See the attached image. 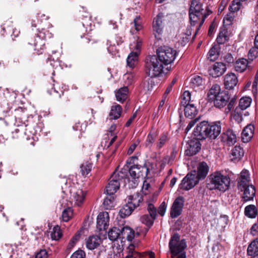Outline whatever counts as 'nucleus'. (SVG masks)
Wrapping results in <instances>:
<instances>
[{
  "instance_id": "1",
  "label": "nucleus",
  "mask_w": 258,
  "mask_h": 258,
  "mask_svg": "<svg viewBox=\"0 0 258 258\" xmlns=\"http://www.w3.org/2000/svg\"><path fill=\"white\" fill-rule=\"evenodd\" d=\"M211 13V11L207 10H205L203 8L202 5L199 0H193L191 2L189 9V17L190 24L192 26H195L197 24H198L195 36L197 34L200 28L203 24L206 18Z\"/></svg>"
},
{
  "instance_id": "2",
  "label": "nucleus",
  "mask_w": 258,
  "mask_h": 258,
  "mask_svg": "<svg viewBox=\"0 0 258 258\" xmlns=\"http://www.w3.org/2000/svg\"><path fill=\"white\" fill-rule=\"evenodd\" d=\"M146 73L148 76L154 78L159 76L162 73L168 71L169 67H166L160 61L156 55L148 56L145 61Z\"/></svg>"
},
{
  "instance_id": "3",
  "label": "nucleus",
  "mask_w": 258,
  "mask_h": 258,
  "mask_svg": "<svg viewBox=\"0 0 258 258\" xmlns=\"http://www.w3.org/2000/svg\"><path fill=\"white\" fill-rule=\"evenodd\" d=\"M209 179L210 184L213 185L211 189L224 192L229 188L230 183L229 177L223 175L220 172L217 171L211 174Z\"/></svg>"
},
{
  "instance_id": "4",
  "label": "nucleus",
  "mask_w": 258,
  "mask_h": 258,
  "mask_svg": "<svg viewBox=\"0 0 258 258\" xmlns=\"http://www.w3.org/2000/svg\"><path fill=\"white\" fill-rule=\"evenodd\" d=\"M127 176L126 172L117 171L115 170L111 175L109 181L106 186V194L114 195L119 189L120 182L125 180Z\"/></svg>"
},
{
  "instance_id": "5",
  "label": "nucleus",
  "mask_w": 258,
  "mask_h": 258,
  "mask_svg": "<svg viewBox=\"0 0 258 258\" xmlns=\"http://www.w3.org/2000/svg\"><path fill=\"white\" fill-rule=\"evenodd\" d=\"M176 54L175 49L167 46H161L157 49L156 56L166 68L173 62Z\"/></svg>"
},
{
  "instance_id": "6",
  "label": "nucleus",
  "mask_w": 258,
  "mask_h": 258,
  "mask_svg": "<svg viewBox=\"0 0 258 258\" xmlns=\"http://www.w3.org/2000/svg\"><path fill=\"white\" fill-rule=\"evenodd\" d=\"M169 247L172 254V258H175V256L180 253L184 252L183 250L186 247V244L185 240H180L179 235L175 233L170 240Z\"/></svg>"
},
{
  "instance_id": "7",
  "label": "nucleus",
  "mask_w": 258,
  "mask_h": 258,
  "mask_svg": "<svg viewBox=\"0 0 258 258\" xmlns=\"http://www.w3.org/2000/svg\"><path fill=\"white\" fill-rule=\"evenodd\" d=\"M142 45V42L139 38L135 43L131 45V49L132 51L128 54L126 59L127 66L131 69H134L138 63L139 55L141 50Z\"/></svg>"
},
{
  "instance_id": "8",
  "label": "nucleus",
  "mask_w": 258,
  "mask_h": 258,
  "mask_svg": "<svg viewBox=\"0 0 258 258\" xmlns=\"http://www.w3.org/2000/svg\"><path fill=\"white\" fill-rule=\"evenodd\" d=\"M16 124L19 128L15 129V131L13 132V134L18 133L20 131L24 132V134L28 136L27 139H34V136L37 134V130L34 128L33 124L29 123L27 120L26 122H22L21 118H19L16 119Z\"/></svg>"
},
{
  "instance_id": "9",
  "label": "nucleus",
  "mask_w": 258,
  "mask_h": 258,
  "mask_svg": "<svg viewBox=\"0 0 258 258\" xmlns=\"http://www.w3.org/2000/svg\"><path fill=\"white\" fill-rule=\"evenodd\" d=\"M199 181V179L196 176V171L194 170L183 178L179 185V188L181 189L188 190L193 188L198 183Z\"/></svg>"
},
{
  "instance_id": "10",
  "label": "nucleus",
  "mask_w": 258,
  "mask_h": 258,
  "mask_svg": "<svg viewBox=\"0 0 258 258\" xmlns=\"http://www.w3.org/2000/svg\"><path fill=\"white\" fill-rule=\"evenodd\" d=\"M52 36V34L46 29H42L41 31H39L34 44L35 47V49L38 51V54L42 53L41 50L44 47L45 43L43 40L51 38Z\"/></svg>"
},
{
  "instance_id": "11",
  "label": "nucleus",
  "mask_w": 258,
  "mask_h": 258,
  "mask_svg": "<svg viewBox=\"0 0 258 258\" xmlns=\"http://www.w3.org/2000/svg\"><path fill=\"white\" fill-rule=\"evenodd\" d=\"M164 16L162 13H159L153 20L152 28L155 37L160 39L163 32L164 24Z\"/></svg>"
},
{
  "instance_id": "12",
  "label": "nucleus",
  "mask_w": 258,
  "mask_h": 258,
  "mask_svg": "<svg viewBox=\"0 0 258 258\" xmlns=\"http://www.w3.org/2000/svg\"><path fill=\"white\" fill-rule=\"evenodd\" d=\"M122 255L124 258H155L153 252L141 253L137 251L135 249L134 245L132 244L128 246L125 255L124 253Z\"/></svg>"
},
{
  "instance_id": "13",
  "label": "nucleus",
  "mask_w": 258,
  "mask_h": 258,
  "mask_svg": "<svg viewBox=\"0 0 258 258\" xmlns=\"http://www.w3.org/2000/svg\"><path fill=\"white\" fill-rule=\"evenodd\" d=\"M208 123L204 121L198 123L194 132V135L198 140H202L208 138Z\"/></svg>"
},
{
  "instance_id": "14",
  "label": "nucleus",
  "mask_w": 258,
  "mask_h": 258,
  "mask_svg": "<svg viewBox=\"0 0 258 258\" xmlns=\"http://www.w3.org/2000/svg\"><path fill=\"white\" fill-rule=\"evenodd\" d=\"M149 169L145 165H134L129 170L131 176L136 181L141 176H147Z\"/></svg>"
},
{
  "instance_id": "15",
  "label": "nucleus",
  "mask_w": 258,
  "mask_h": 258,
  "mask_svg": "<svg viewBox=\"0 0 258 258\" xmlns=\"http://www.w3.org/2000/svg\"><path fill=\"white\" fill-rule=\"evenodd\" d=\"M184 203L182 197H178L174 201L171 208L170 216L172 218H176L180 215Z\"/></svg>"
},
{
  "instance_id": "16",
  "label": "nucleus",
  "mask_w": 258,
  "mask_h": 258,
  "mask_svg": "<svg viewBox=\"0 0 258 258\" xmlns=\"http://www.w3.org/2000/svg\"><path fill=\"white\" fill-rule=\"evenodd\" d=\"M226 69L227 68L225 63L216 62L209 69V73L213 78H217L222 76Z\"/></svg>"
},
{
  "instance_id": "17",
  "label": "nucleus",
  "mask_w": 258,
  "mask_h": 258,
  "mask_svg": "<svg viewBox=\"0 0 258 258\" xmlns=\"http://www.w3.org/2000/svg\"><path fill=\"white\" fill-rule=\"evenodd\" d=\"M109 222V214L107 212H101L97 218V228L100 230L106 229Z\"/></svg>"
},
{
  "instance_id": "18",
  "label": "nucleus",
  "mask_w": 258,
  "mask_h": 258,
  "mask_svg": "<svg viewBox=\"0 0 258 258\" xmlns=\"http://www.w3.org/2000/svg\"><path fill=\"white\" fill-rule=\"evenodd\" d=\"M237 76L233 73H227L224 78V85L226 89L231 90L237 84Z\"/></svg>"
},
{
  "instance_id": "19",
  "label": "nucleus",
  "mask_w": 258,
  "mask_h": 258,
  "mask_svg": "<svg viewBox=\"0 0 258 258\" xmlns=\"http://www.w3.org/2000/svg\"><path fill=\"white\" fill-rule=\"evenodd\" d=\"M221 141L228 146L233 145L236 142V136L232 130H228L221 136Z\"/></svg>"
},
{
  "instance_id": "20",
  "label": "nucleus",
  "mask_w": 258,
  "mask_h": 258,
  "mask_svg": "<svg viewBox=\"0 0 258 258\" xmlns=\"http://www.w3.org/2000/svg\"><path fill=\"white\" fill-rule=\"evenodd\" d=\"M221 122L216 121L211 124H208V138L215 139L221 133Z\"/></svg>"
},
{
  "instance_id": "21",
  "label": "nucleus",
  "mask_w": 258,
  "mask_h": 258,
  "mask_svg": "<svg viewBox=\"0 0 258 258\" xmlns=\"http://www.w3.org/2000/svg\"><path fill=\"white\" fill-rule=\"evenodd\" d=\"M199 140H190L188 142L187 149L185 150L186 155L192 156L197 154L201 149V143Z\"/></svg>"
},
{
  "instance_id": "22",
  "label": "nucleus",
  "mask_w": 258,
  "mask_h": 258,
  "mask_svg": "<svg viewBox=\"0 0 258 258\" xmlns=\"http://www.w3.org/2000/svg\"><path fill=\"white\" fill-rule=\"evenodd\" d=\"M71 197L72 202H74V204L79 206L84 201L85 194L81 189L73 188L71 189Z\"/></svg>"
},
{
  "instance_id": "23",
  "label": "nucleus",
  "mask_w": 258,
  "mask_h": 258,
  "mask_svg": "<svg viewBox=\"0 0 258 258\" xmlns=\"http://www.w3.org/2000/svg\"><path fill=\"white\" fill-rule=\"evenodd\" d=\"M250 177L248 171L246 170H243L241 173L239 178L238 180V189L241 191L246 186L249 185Z\"/></svg>"
},
{
  "instance_id": "24",
  "label": "nucleus",
  "mask_w": 258,
  "mask_h": 258,
  "mask_svg": "<svg viewBox=\"0 0 258 258\" xmlns=\"http://www.w3.org/2000/svg\"><path fill=\"white\" fill-rule=\"evenodd\" d=\"M229 99L228 94L226 92H222L220 93L219 96L213 100L212 101L214 102V105L217 108H222L225 106Z\"/></svg>"
},
{
  "instance_id": "25",
  "label": "nucleus",
  "mask_w": 258,
  "mask_h": 258,
  "mask_svg": "<svg viewBox=\"0 0 258 258\" xmlns=\"http://www.w3.org/2000/svg\"><path fill=\"white\" fill-rule=\"evenodd\" d=\"M135 237V231L130 227L125 226L122 228L120 237V241H121V243H125L126 240L132 241Z\"/></svg>"
},
{
  "instance_id": "26",
  "label": "nucleus",
  "mask_w": 258,
  "mask_h": 258,
  "mask_svg": "<svg viewBox=\"0 0 258 258\" xmlns=\"http://www.w3.org/2000/svg\"><path fill=\"white\" fill-rule=\"evenodd\" d=\"M143 201V196L139 193H136L127 197V202L135 209L141 205Z\"/></svg>"
},
{
  "instance_id": "27",
  "label": "nucleus",
  "mask_w": 258,
  "mask_h": 258,
  "mask_svg": "<svg viewBox=\"0 0 258 258\" xmlns=\"http://www.w3.org/2000/svg\"><path fill=\"white\" fill-rule=\"evenodd\" d=\"M254 127L252 124H248L244 128L241 134V139L243 142H249L252 138Z\"/></svg>"
},
{
  "instance_id": "28",
  "label": "nucleus",
  "mask_w": 258,
  "mask_h": 258,
  "mask_svg": "<svg viewBox=\"0 0 258 258\" xmlns=\"http://www.w3.org/2000/svg\"><path fill=\"white\" fill-rule=\"evenodd\" d=\"M209 171V166L205 162L199 163L196 171V176L198 177L199 180L201 179L205 178L208 174Z\"/></svg>"
},
{
  "instance_id": "29",
  "label": "nucleus",
  "mask_w": 258,
  "mask_h": 258,
  "mask_svg": "<svg viewBox=\"0 0 258 258\" xmlns=\"http://www.w3.org/2000/svg\"><path fill=\"white\" fill-rule=\"evenodd\" d=\"M101 243V238L96 235L90 236L86 240V247L90 250L97 248Z\"/></svg>"
},
{
  "instance_id": "30",
  "label": "nucleus",
  "mask_w": 258,
  "mask_h": 258,
  "mask_svg": "<svg viewBox=\"0 0 258 258\" xmlns=\"http://www.w3.org/2000/svg\"><path fill=\"white\" fill-rule=\"evenodd\" d=\"M122 108L119 105L112 106L109 114V120L117 119L120 116Z\"/></svg>"
},
{
  "instance_id": "31",
  "label": "nucleus",
  "mask_w": 258,
  "mask_h": 258,
  "mask_svg": "<svg viewBox=\"0 0 258 258\" xmlns=\"http://www.w3.org/2000/svg\"><path fill=\"white\" fill-rule=\"evenodd\" d=\"M243 199L245 201L253 199L255 196V190L252 185L246 186L244 189Z\"/></svg>"
},
{
  "instance_id": "32",
  "label": "nucleus",
  "mask_w": 258,
  "mask_h": 258,
  "mask_svg": "<svg viewBox=\"0 0 258 258\" xmlns=\"http://www.w3.org/2000/svg\"><path fill=\"white\" fill-rule=\"evenodd\" d=\"M121 231L119 228L113 227L108 232L109 239L112 241H120Z\"/></svg>"
},
{
  "instance_id": "33",
  "label": "nucleus",
  "mask_w": 258,
  "mask_h": 258,
  "mask_svg": "<svg viewBox=\"0 0 258 258\" xmlns=\"http://www.w3.org/2000/svg\"><path fill=\"white\" fill-rule=\"evenodd\" d=\"M224 91H221V88L219 85L215 84L212 86L211 88L210 89L208 94L209 100L212 101L215 99L217 96H219L220 93L222 92H225Z\"/></svg>"
},
{
  "instance_id": "34",
  "label": "nucleus",
  "mask_w": 258,
  "mask_h": 258,
  "mask_svg": "<svg viewBox=\"0 0 258 258\" xmlns=\"http://www.w3.org/2000/svg\"><path fill=\"white\" fill-rule=\"evenodd\" d=\"M248 60L243 58L238 59L235 63L234 68L236 72L239 73L243 72L248 66Z\"/></svg>"
},
{
  "instance_id": "35",
  "label": "nucleus",
  "mask_w": 258,
  "mask_h": 258,
  "mask_svg": "<svg viewBox=\"0 0 258 258\" xmlns=\"http://www.w3.org/2000/svg\"><path fill=\"white\" fill-rule=\"evenodd\" d=\"M183 107H184V114L186 117L192 118L197 114V109L193 104H187Z\"/></svg>"
},
{
  "instance_id": "36",
  "label": "nucleus",
  "mask_w": 258,
  "mask_h": 258,
  "mask_svg": "<svg viewBox=\"0 0 258 258\" xmlns=\"http://www.w3.org/2000/svg\"><path fill=\"white\" fill-rule=\"evenodd\" d=\"M135 209L130 205V203H126V204L124 205L119 211V216L124 218L126 217L129 216Z\"/></svg>"
},
{
  "instance_id": "37",
  "label": "nucleus",
  "mask_w": 258,
  "mask_h": 258,
  "mask_svg": "<svg viewBox=\"0 0 258 258\" xmlns=\"http://www.w3.org/2000/svg\"><path fill=\"white\" fill-rule=\"evenodd\" d=\"M128 89L127 87H123L117 90L115 93L116 100L119 102L124 101L127 97Z\"/></svg>"
},
{
  "instance_id": "38",
  "label": "nucleus",
  "mask_w": 258,
  "mask_h": 258,
  "mask_svg": "<svg viewBox=\"0 0 258 258\" xmlns=\"http://www.w3.org/2000/svg\"><path fill=\"white\" fill-rule=\"evenodd\" d=\"M107 196L104 200L103 206L105 209L110 210L116 205L114 195L107 194Z\"/></svg>"
},
{
  "instance_id": "39",
  "label": "nucleus",
  "mask_w": 258,
  "mask_h": 258,
  "mask_svg": "<svg viewBox=\"0 0 258 258\" xmlns=\"http://www.w3.org/2000/svg\"><path fill=\"white\" fill-rule=\"evenodd\" d=\"M247 252L249 255L253 256L252 258L258 255V241L253 240L248 246Z\"/></svg>"
},
{
  "instance_id": "40",
  "label": "nucleus",
  "mask_w": 258,
  "mask_h": 258,
  "mask_svg": "<svg viewBox=\"0 0 258 258\" xmlns=\"http://www.w3.org/2000/svg\"><path fill=\"white\" fill-rule=\"evenodd\" d=\"M243 155V150L240 146H235L231 151V155L233 157L232 160H239L241 158Z\"/></svg>"
},
{
  "instance_id": "41",
  "label": "nucleus",
  "mask_w": 258,
  "mask_h": 258,
  "mask_svg": "<svg viewBox=\"0 0 258 258\" xmlns=\"http://www.w3.org/2000/svg\"><path fill=\"white\" fill-rule=\"evenodd\" d=\"M251 101L252 100L250 97H242L240 99L238 106L237 107L239 108L241 110H244L250 106Z\"/></svg>"
},
{
  "instance_id": "42",
  "label": "nucleus",
  "mask_w": 258,
  "mask_h": 258,
  "mask_svg": "<svg viewBox=\"0 0 258 258\" xmlns=\"http://www.w3.org/2000/svg\"><path fill=\"white\" fill-rule=\"evenodd\" d=\"M116 128V125L115 124H113L108 129V136L109 137V136H110L111 137H112V138L109 141L107 147H109L114 142L117 137V133L115 132Z\"/></svg>"
},
{
  "instance_id": "43",
  "label": "nucleus",
  "mask_w": 258,
  "mask_h": 258,
  "mask_svg": "<svg viewBox=\"0 0 258 258\" xmlns=\"http://www.w3.org/2000/svg\"><path fill=\"white\" fill-rule=\"evenodd\" d=\"M124 244V242L121 243V241H119V240H118L117 242L113 241L112 249L114 253H115L116 255L119 254V256H120V253L123 251V246Z\"/></svg>"
},
{
  "instance_id": "44",
  "label": "nucleus",
  "mask_w": 258,
  "mask_h": 258,
  "mask_svg": "<svg viewBox=\"0 0 258 258\" xmlns=\"http://www.w3.org/2000/svg\"><path fill=\"white\" fill-rule=\"evenodd\" d=\"M227 33V31L225 29L220 31L216 39L218 44H223L228 40V37Z\"/></svg>"
},
{
  "instance_id": "45",
  "label": "nucleus",
  "mask_w": 258,
  "mask_h": 258,
  "mask_svg": "<svg viewBox=\"0 0 258 258\" xmlns=\"http://www.w3.org/2000/svg\"><path fill=\"white\" fill-rule=\"evenodd\" d=\"M156 218H153L150 215H143L140 219V220L141 222L145 225H146L147 226H148L149 228L151 227L154 223V221Z\"/></svg>"
},
{
  "instance_id": "46",
  "label": "nucleus",
  "mask_w": 258,
  "mask_h": 258,
  "mask_svg": "<svg viewBox=\"0 0 258 258\" xmlns=\"http://www.w3.org/2000/svg\"><path fill=\"white\" fill-rule=\"evenodd\" d=\"M203 82L202 78L200 76H194L190 80V86L191 87L195 88L202 86Z\"/></svg>"
},
{
  "instance_id": "47",
  "label": "nucleus",
  "mask_w": 258,
  "mask_h": 258,
  "mask_svg": "<svg viewBox=\"0 0 258 258\" xmlns=\"http://www.w3.org/2000/svg\"><path fill=\"white\" fill-rule=\"evenodd\" d=\"M245 214L249 218H254L256 215V210L254 205L246 206L245 208Z\"/></svg>"
},
{
  "instance_id": "48",
  "label": "nucleus",
  "mask_w": 258,
  "mask_h": 258,
  "mask_svg": "<svg viewBox=\"0 0 258 258\" xmlns=\"http://www.w3.org/2000/svg\"><path fill=\"white\" fill-rule=\"evenodd\" d=\"M48 92L50 94H58V96L60 97L61 95L63 94V91L60 89L59 84L58 83L53 84L51 87V89L48 90Z\"/></svg>"
},
{
  "instance_id": "49",
  "label": "nucleus",
  "mask_w": 258,
  "mask_h": 258,
  "mask_svg": "<svg viewBox=\"0 0 258 258\" xmlns=\"http://www.w3.org/2000/svg\"><path fill=\"white\" fill-rule=\"evenodd\" d=\"M62 236L60 229L58 226L54 227L51 232L50 236L52 240H57Z\"/></svg>"
},
{
  "instance_id": "50",
  "label": "nucleus",
  "mask_w": 258,
  "mask_h": 258,
  "mask_svg": "<svg viewBox=\"0 0 258 258\" xmlns=\"http://www.w3.org/2000/svg\"><path fill=\"white\" fill-rule=\"evenodd\" d=\"M80 168L82 175L86 176L91 171L92 169V164L88 162H85L82 164Z\"/></svg>"
},
{
  "instance_id": "51",
  "label": "nucleus",
  "mask_w": 258,
  "mask_h": 258,
  "mask_svg": "<svg viewBox=\"0 0 258 258\" xmlns=\"http://www.w3.org/2000/svg\"><path fill=\"white\" fill-rule=\"evenodd\" d=\"M218 56V50L216 46H213L209 50L208 58L211 61L215 60Z\"/></svg>"
},
{
  "instance_id": "52",
  "label": "nucleus",
  "mask_w": 258,
  "mask_h": 258,
  "mask_svg": "<svg viewBox=\"0 0 258 258\" xmlns=\"http://www.w3.org/2000/svg\"><path fill=\"white\" fill-rule=\"evenodd\" d=\"M156 138V134L155 133L150 132L148 134L145 142L146 147L150 148L154 142Z\"/></svg>"
},
{
  "instance_id": "53",
  "label": "nucleus",
  "mask_w": 258,
  "mask_h": 258,
  "mask_svg": "<svg viewBox=\"0 0 258 258\" xmlns=\"http://www.w3.org/2000/svg\"><path fill=\"white\" fill-rule=\"evenodd\" d=\"M73 216V210L71 208H68L64 209L62 213V220L64 222H68Z\"/></svg>"
},
{
  "instance_id": "54",
  "label": "nucleus",
  "mask_w": 258,
  "mask_h": 258,
  "mask_svg": "<svg viewBox=\"0 0 258 258\" xmlns=\"http://www.w3.org/2000/svg\"><path fill=\"white\" fill-rule=\"evenodd\" d=\"M191 100V94L188 91H185L182 95V100L181 101V106H184L187 104H190Z\"/></svg>"
},
{
  "instance_id": "55",
  "label": "nucleus",
  "mask_w": 258,
  "mask_h": 258,
  "mask_svg": "<svg viewBox=\"0 0 258 258\" xmlns=\"http://www.w3.org/2000/svg\"><path fill=\"white\" fill-rule=\"evenodd\" d=\"M240 1L241 0H233L229 7L230 11L234 13L238 11L241 5Z\"/></svg>"
},
{
  "instance_id": "56",
  "label": "nucleus",
  "mask_w": 258,
  "mask_h": 258,
  "mask_svg": "<svg viewBox=\"0 0 258 258\" xmlns=\"http://www.w3.org/2000/svg\"><path fill=\"white\" fill-rule=\"evenodd\" d=\"M258 56V47L254 46L252 47L249 51L248 53V59L253 60Z\"/></svg>"
},
{
  "instance_id": "57",
  "label": "nucleus",
  "mask_w": 258,
  "mask_h": 258,
  "mask_svg": "<svg viewBox=\"0 0 258 258\" xmlns=\"http://www.w3.org/2000/svg\"><path fill=\"white\" fill-rule=\"evenodd\" d=\"M191 34L190 29L187 30L186 33H183L180 35V43L181 45H185L189 40V37Z\"/></svg>"
},
{
  "instance_id": "58",
  "label": "nucleus",
  "mask_w": 258,
  "mask_h": 258,
  "mask_svg": "<svg viewBox=\"0 0 258 258\" xmlns=\"http://www.w3.org/2000/svg\"><path fill=\"white\" fill-rule=\"evenodd\" d=\"M241 110L239 108L236 107L233 113V118L238 122H240L242 120V113Z\"/></svg>"
},
{
  "instance_id": "59",
  "label": "nucleus",
  "mask_w": 258,
  "mask_h": 258,
  "mask_svg": "<svg viewBox=\"0 0 258 258\" xmlns=\"http://www.w3.org/2000/svg\"><path fill=\"white\" fill-rule=\"evenodd\" d=\"M147 210L152 217L153 218H156L157 210L152 204L148 203Z\"/></svg>"
},
{
  "instance_id": "60",
  "label": "nucleus",
  "mask_w": 258,
  "mask_h": 258,
  "mask_svg": "<svg viewBox=\"0 0 258 258\" xmlns=\"http://www.w3.org/2000/svg\"><path fill=\"white\" fill-rule=\"evenodd\" d=\"M134 27L137 31H140L142 29V21L140 17H136L134 21Z\"/></svg>"
},
{
  "instance_id": "61",
  "label": "nucleus",
  "mask_w": 258,
  "mask_h": 258,
  "mask_svg": "<svg viewBox=\"0 0 258 258\" xmlns=\"http://www.w3.org/2000/svg\"><path fill=\"white\" fill-rule=\"evenodd\" d=\"M151 78H148L146 82L144 83L143 87L146 90H151L152 89L154 86V82L153 80Z\"/></svg>"
},
{
  "instance_id": "62",
  "label": "nucleus",
  "mask_w": 258,
  "mask_h": 258,
  "mask_svg": "<svg viewBox=\"0 0 258 258\" xmlns=\"http://www.w3.org/2000/svg\"><path fill=\"white\" fill-rule=\"evenodd\" d=\"M234 18V12H230L224 18L223 22L226 25H230Z\"/></svg>"
},
{
  "instance_id": "63",
  "label": "nucleus",
  "mask_w": 258,
  "mask_h": 258,
  "mask_svg": "<svg viewBox=\"0 0 258 258\" xmlns=\"http://www.w3.org/2000/svg\"><path fill=\"white\" fill-rule=\"evenodd\" d=\"M81 235V231H78L75 234V235H74L73 236V237L70 240L69 244V246L70 248H71L75 245V244H76L77 241L80 239Z\"/></svg>"
},
{
  "instance_id": "64",
  "label": "nucleus",
  "mask_w": 258,
  "mask_h": 258,
  "mask_svg": "<svg viewBox=\"0 0 258 258\" xmlns=\"http://www.w3.org/2000/svg\"><path fill=\"white\" fill-rule=\"evenodd\" d=\"M86 254L82 250H78L74 252L71 255V258H85Z\"/></svg>"
}]
</instances>
